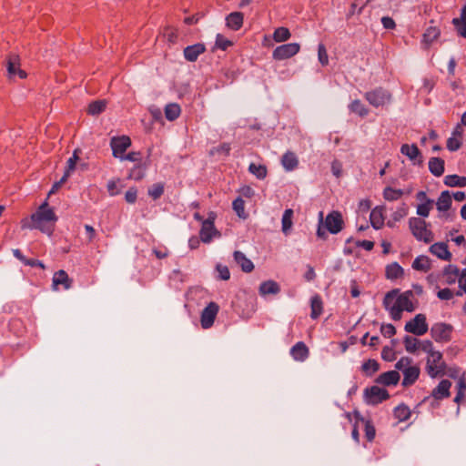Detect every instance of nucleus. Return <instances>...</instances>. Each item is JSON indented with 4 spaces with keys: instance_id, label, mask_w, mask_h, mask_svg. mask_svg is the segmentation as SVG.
<instances>
[{
    "instance_id": "nucleus-1",
    "label": "nucleus",
    "mask_w": 466,
    "mask_h": 466,
    "mask_svg": "<svg viewBox=\"0 0 466 466\" xmlns=\"http://www.w3.org/2000/svg\"><path fill=\"white\" fill-rule=\"evenodd\" d=\"M30 220V224L27 219L22 220V228H36L43 233L52 235L57 217L54 209L45 201L38 207L36 211L31 215Z\"/></svg>"
},
{
    "instance_id": "nucleus-2",
    "label": "nucleus",
    "mask_w": 466,
    "mask_h": 466,
    "mask_svg": "<svg viewBox=\"0 0 466 466\" xmlns=\"http://www.w3.org/2000/svg\"><path fill=\"white\" fill-rule=\"evenodd\" d=\"M398 293L399 289H392L385 295L383 299L385 309L390 311L391 319L396 321L401 319L403 310L412 312L415 309L410 299L411 291L401 293L395 299Z\"/></svg>"
},
{
    "instance_id": "nucleus-3",
    "label": "nucleus",
    "mask_w": 466,
    "mask_h": 466,
    "mask_svg": "<svg viewBox=\"0 0 466 466\" xmlns=\"http://www.w3.org/2000/svg\"><path fill=\"white\" fill-rule=\"evenodd\" d=\"M409 228L413 237L424 243H431L434 239V235L431 229L428 228L427 222L421 218L412 217L409 219Z\"/></svg>"
},
{
    "instance_id": "nucleus-4",
    "label": "nucleus",
    "mask_w": 466,
    "mask_h": 466,
    "mask_svg": "<svg viewBox=\"0 0 466 466\" xmlns=\"http://www.w3.org/2000/svg\"><path fill=\"white\" fill-rule=\"evenodd\" d=\"M445 362L442 360V353L434 350L427 357V372L431 378L443 375L445 372Z\"/></svg>"
},
{
    "instance_id": "nucleus-5",
    "label": "nucleus",
    "mask_w": 466,
    "mask_h": 466,
    "mask_svg": "<svg viewBox=\"0 0 466 466\" xmlns=\"http://www.w3.org/2000/svg\"><path fill=\"white\" fill-rule=\"evenodd\" d=\"M453 327L445 322L434 323L431 328V336L436 342L446 343L451 341Z\"/></svg>"
},
{
    "instance_id": "nucleus-6",
    "label": "nucleus",
    "mask_w": 466,
    "mask_h": 466,
    "mask_svg": "<svg viewBox=\"0 0 466 466\" xmlns=\"http://www.w3.org/2000/svg\"><path fill=\"white\" fill-rule=\"evenodd\" d=\"M324 228L330 234L339 233L345 226V222L341 212L339 210H332L329 212L323 220Z\"/></svg>"
},
{
    "instance_id": "nucleus-7",
    "label": "nucleus",
    "mask_w": 466,
    "mask_h": 466,
    "mask_svg": "<svg viewBox=\"0 0 466 466\" xmlns=\"http://www.w3.org/2000/svg\"><path fill=\"white\" fill-rule=\"evenodd\" d=\"M404 329L405 331L416 336L424 335L429 329L426 316L421 313L417 314L405 324Z\"/></svg>"
},
{
    "instance_id": "nucleus-8",
    "label": "nucleus",
    "mask_w": 466,
    "mask_h": 466,
    "mask_svg": "<svg viewBox=\"0 0 466 466\" xmlns=\"http://www.w3.org/2000/svg\"><path fill=\"white\" fill-rule=\"evenodd\" d=\"M131 145L132 141L128 136L123 135L111 137L110 147L113 157L121 159Z\"/></svg>"
},
{
    "instance_id": "nucleus-9",
    "label": "nucleus",
    "mask_w": 466,
    "mask_h": 466,
    "mask_svg": "<svg viewBox=\"0 0 466 466\" xmlns=\"http://www.w3.org/2000/svg\"><path fill=\"white\" fill-rule=\"evenodd\" d=\"M366 100L373 106H383L390 101L391 95L382 87L375 88L366 92L364 95Z\"/></svg>"
},
{
    "instance_id": "nucleus-10",
    "label": "nucleus",
    "mask_w": 466,
    "mask_h": 466,
    "mask_svg": "<svg viewBox=\"0 0 466 466\" xmlns=\"http://www.w3.org/2000/svg\"><path fill=\"white\" fill-rule=\"evenodd\" d=\"M300 50V46L298 43H289L277 46L272 53V57L275 60L289 59L297 55Z\"/></svg>"
},
{
    "instance_id": "nucleus-11",
    "label": "nucleus",
    "mask_w": 466,
    "mask_h": 466,
    "mask_svg": "<svg viewBox=\"0 0 466 466\" xmlns=\"http://www.w3.org/2000/svg\"><path fill=\"white\" fill-rule=\"evenodd\" d=\"M367 402L372 405H377L384 400L390 399L389 391L384 388L379 386H371L367 388L364 391Z\"/></svg>"
},
{
    "instance_id": "nucleus-12",
    "label": "nucleus",
    "mask_w": 466,
    "mask_h": 466,
    "mask_svg": "<svg viewBox=\"0 0 466 466\" xmlns=\"http://www.w3.org/2000/svg\"><path fill=\"white\" fill-rule=\"evenodd\" d=\"M219 307L216 302H209L208 305L202 310L200 316V323L203 329H209L213 326Z\"/></svg>"
},
{
    "instance_id": "nucleus-13",
    "label": "nucleus",
    "mask_w": 466,
    "mask_h": 466,
    "mask_svg": "<svg viewBox=\"0 0 466 466\" xmlns=\"http://www.w3.org/2000/svg\"><path fill=\"white\" fill-rule=\"evenodd\" d=\"M7 72L10 76H18L19 78L25 79L27 74L20 68V57L18 55L11 54L7 56Z\"/></svg>"
},
{
    "instance_id": "nucleus-14",
    "label": "nucleus",
    "mask_w": 466,
    "mask_h": 466,
    "mask_svg": "<svg viewBox=\"0 0 466 466\" xmlns=\"http://www.w3.org/2000/svg\"><path fill=\"white\" fill-rule=\"evenodd\" d=\"M216 233L217 230L214 226V221L210 218L203 220L199 231V238L201 241L204 243H209Z\"/></svg>"
},
{
    "instance_id": "nucleus-15",
    "label": "nucleus",
    "mask_w": 466,
    "mask_h": 466,
    "mask_svg": "<svg viewBox=\"0 0 466 466\" xmlns=\"http://www.w3.org/2000/svg\"><path fill=\"white\" fill-rule=\"evenodd\" d=\"M417 199L422 201L421 204L417 207V214L420 217L426 218L429 216L431 209L433 207L434 201L427 198L424 191H420L416 195Z\"/></svg>"
},
{
    "instance_id": "nucleus-16",
    "label": "nucleus",
    "mask_w": 466,
    "mask_h": 466,
    "mask_svg": "<svg viewBox=\"0 0 466 466\" xmlns=\"http://www.w3.org/2000/svg\"><path fill=\"white\" fill-rule=\"evenodd\" d=\"M206 52V46L202 43L187 46L184 48V57L188 62H195L198 56Z\"/></svg>"
},
{
    "instance_id": "nucleus-17",
    "label": "nucleus",
    "mask_w": 466,
    "mask_h": 466,
    "mask_svg": "<svg viewBox=\"0 0 466 466\" xmlns=\"http://www.w3.org/2000/svg\"><path fill=\"white\" fill-rule=\"evenodd\" d=\"M400 376L397 370H390L380 374L375 382L383 386H395L399 383Z\"/></svg>"
},
{
    "instance_id": "nucleus-18",
    "label": "nucleus",
    "mask_w": 466,
    "mask_h": 466,
    "mask_svg": "<svg viewBox=\"0 0 466 466\" xmlns=\"http://www.w3.org/2000/svg\"><path fill=\"white\" fill-rule=\"evenodd\" d=\"M430 252L445 261H451L452 257L451 253L449 251L448 245L445 242H437L432 244L430 247Z\"/></svg>"
},
{
    "instance_id": "nucleus-19",
    "label": "nucleus",
    "mask_w": 466,
    "mask_h": 466,
    "mask_svg": "<svg viewBox=\"0 0 466 466\" xmlns=\"http://www.w3.org/2000/svg\"><path fill=\"white\" fill-rule=\"evenodd\" d=\"M460 270L459 268L455 265H448L444 268L443 271L441 272V276L443 279L442 283L446 285H452L457 280L459 281L460 278Z\"/></svg>"
},
{
    "instance_id": "nucleus-20",
    "label": "nucleus",
    "mask_w": 466,
    "mask_h": 466,
    "mask_svg": "<svg viewBox=\"0 0 466 466\" xmlns=\"http://www.w3.org/2000/svg\"><path fill=\"white\" fill-rule=\"evenodd\" d=\"M289 353L296 361H304L308 359L309 350L303 341H299L292 346Z\"/></svg>"
},
{
    "instance_id": "nucleus-21",
    "label": "nucleus",
    "mask_w": 466,
    "mask_h": 466,
    "mask_svg": "<svg viewBox=\"0 0 466 466\" xmlns=\"http://www.w3.org/2000/svg\"><path fill=\"white\" fill-rule=\"evenodd\" d=\"M420 373V370L416 365H410V367L405 369L403 370V380H402V386L403 387H410L413 385L417 380L419 379Z\"/></svg>"
},
{
    "instance_id": "nucleus-22",
    "label": "nucleus",
    "mask_w": 466,
    "mask_h": 466,
    "mask_svg": "<svg viewBox=\"0 0 466 466\" xmlns=\"http://www.w3.org/2000/svg\"><path fill=\"white\" fill-rule=\"evenodd\" d=\"M457 35L466 38V4L461 10L460 17H454L451 21Z\"/></svg>"
},
{
    "instance_id": "nucleus-23",
    "label": "nucleus",
    "mask_w": 466,
    "mask_h": 466,
    "mask_svg": "<svg viewBox=\"0 0 466 466\" xmlns=\"http://www.w3.org/2000/svg\"><path fill=\"white\" fill-rule=\"evenodd\" d=\"M451 382L449 380H442L438 386L433 389L431 396L436 400H443L450 397V389Z\"/></svg>"
},
{
    "instance_id": "nucleus-24",
    "label": "nucleus",
    "mask_w": 466,
    "mask_h": 466,
    "mask_svg": "<svg viewBox=\"0 0 466 466\" xmlns=\"http://www.w3.org/2000/svg\"><path fill=\"white\" fill-rule=\"evenodd\" d=\"M400 153L408 157L412 161H415L417 160V158H419L418 163H422L421 152L420 151L416 144H403L400 147Z\"/></svg>"
},
{
    "instance_id": "nucleus-25",
    "label": "nucleus",
    "mask_w": 466,
    "mask_h": 466,
    "mask_svg": "<svg viewBox=\"0 0 466 466\" xmlns=\"http://www.w3.org/2000/svg\"><path fill=\"white\" fill-rule=\"evenodd\" d=\"M383 212H384V208L378 206V207L374 208L370 214V224L375 229H380L384 225L385 218H384Z\"/></svg>"
},
{
    "instance_id": "nucleus-26",
    "label": "nucleus",
    "mask_w": 466,
    "mask_h": 466,
    "mask_svg": "<svg viewBox=\"0 0 466 466\" xmlns=\"http://www.w3.org/2000/svg\"><path fill=\"white\" fill-rule=\"evenodd\" d=\"M235 261L240 266L244 272L249 273L254 269L253 262L246 257V255L238 250L233 254Z\"/></svg>"
},
{
    "instance_id": "nucleus-27",
    "label": "nucleus",
    "mask_w": 466,
    "mask_h": 466,
    "mask_svg": "<svg viewBox=\"0 0 466 466\" xmlns=\"http://www.w3.org/2000/svg\"><path fill=\"white\" fill-rule=\"evenodd\" d=\"M226 21L228 27L234 31H238L243 25L244 15L240 12H233L227 16Z\"/></svg>"
},
{
    "instance_id": "nucleus-28",
    "label": "nucleus",
    "mask_w": 466,
    "mask_h": 466,
    "mask_svg": "<svg viewBox=\"0 0 466 466\" xmlns=\"http://www.w3.org/2000/svg\"><path fill=\"white\" fill-rule=\"evenodd\" d=\"M441 35V31L437 26H429L423 35L421 43L424 45L425 48H429V46L439 38Z\"/></svg>"
},
{
    "instance_id": "nucleus-29",
    "label": "nucleus",
    "mask_w": 466,
    "mask_h": 466,
    "mask_svg": "<svg viewBox=\"0 0 466 466\" xmlns=\"http://www.w3.org/2000/svg\"><path fill=\"white\" fill-rule=\"evenodd\" d=\"M281 165L287 171H292L299 166V159L294 152L287 151L281 157Z\"/></svg>"
},
{
    "instance_id": "nucleus-30",
    "label": "nucleus",
    "mask_w": 466,
    "mask_h": 466,
    "mask_svg": "<svg viewBox=\"0 0 466 466\" xmlns=\"http://www.w3.org/2000/svg\"><path fill=\"white\" fill-rule=\"evenodd\" d=\"M385 276L388 279H397L404 276V269L397 263L392 262L386 266Z\"/></svg>"
},
{
    "instance_id": "nucleus-31",
    "label": "nucleus",
    "mask_w": 466,
    "mask_h": 466,
    "mask_svg": "<svg viewBox=\"0 0 466 466\" xmlns=\"http://www.w3.org/2000/svg\"><path fill=\"white\" fill-rule=\"evenodd\" d=\"M72 282L73 281L71 279H69L68 274L63 269L56 271L54 274L53 285L55 287H57L58 285H62L65 289H68L71 288Z\"/></svg>"
},
{
    "instance_id": "nucleus-32",
    "label": "nucleus",
    "mask_w": 466,
    "mask_h": 466,
    "mask_svg": "<svg viewBox=\"0 0 466 466\" xmlns=\"http://www.w3.org/2000/svg\"><path fill=\"white\" fill-rule=\"evenodd\" d=\"M259 294L262 296L266 295H277L280 291L279 285L274 280L263 281L259 286Z\"/></svg>"
},
{
    "instance_id": "nucleus-33",
    "label": "nucleus",
    "mask_w": 466,
    "mask_h": 466,
    "mask_svg": "<svg viewBox=\"0 0 466 466\" xmlns=\"http://www.w3.org/2000/svg\"><path fill=\"white\" fill-rule=\"evenodd\" d=\"M310 318L317 319L323 312V302L319 295L316 294L310 299Z\"/></svg>"
},
{
    "instance_id": "nucleus-34",
    "label": "nucleus",
    "mask_w": 466,
    "mask_h": 466,
    "mask_svg": "<svg viewBox=\"0 0 466 466\" xmlns=\"http://www.w3.org/2000/svg\"><path fill=\"white\" fill-rule=\"evenodd\" d=\"M412 268L421 272H428L431 268V259L424 255L417 257L411 265Z\"/></svg>"
},
{
    "instance_id": "nucleus-35",
    "label": "nucleus",
    "mask_w": 466,
    "mask_h": 466,
    "mask_svg": "<svg viewBox=\"0 0 466 466\" xmlns=\"http://www.w3.org/2000/svg\"><path fill=\"white\" fill-rule=\"evenodd\" d=\"M429 170L435 177L444 173V160L440 157H431L429 160Z\"/></svg>"
},
{
    "instance_id": "nucleus-36",
    "label": "nucleus",
    "mask_w": 466,
    "mask_h": 466,
    "mask_svg": "<svg viewBox=\"0 0 466 466\" xmlns=\"http://www.w3.org/2000/svg\"><path fill=\"white\" fill-rule=\"evenodd\" d=\"M293 215L294 212L291 208H287L283 213L281 219V229L286 236L289 235L291 231L293 226Z\"/></svg>"
},
{
    "instance_id": "nucleus-37",
    "label": "nucleus",
    "mask_w": 466,
    "mask_h": 466,
    "mask_svg": "<svg viewBox=\"0 0 466 466\" xmlns=\"http://www.w3.org/2000/svg\"><path fill=\"white\" fill-rule=\"evenodd\" d=\"M451 196L448 190L442 191L436 202L439 211H447L451 207Z\"/></svg>"
},
{
    "instance_id": "nucleus-38",
    "label": "nucleus",
    "mask_w": 466,
    "mask_h": 466,
    "mask_svg": "<svg viewBox=\"0 0 466 466\" xmlns=\"http://www.w3.org/2000/svg\"><path fill=\"white\" fill-rule=\"evenodd\" d=\"M356 418L364 423L365 438L367 441L370 442L373 441L376 436V430L372 421L360 417L358 412H356Z\"/></svg>"
},
{
    "instance_id": "nucleus-39",
    "label": "nucleus",
    "mask_w": 466,
    "mask_h": 466,
    "mask_svg": "<svg viewBox=\"0 0 466 466\" xmlns=\"http://www.w3.org/2000/svg\"><path fill=\"white\" fill-rule=\"evenodd\" d=\"M447 187H466V177L458 175H447L443 180Z\"/></svg>"
},
{
    "instance_id": "nucleus-40",
    "label": "nucleus",
    "mask_w": 466,
    "mask_h": 466,
    "mask_svg": "<svg viewBox=\"0 0 466 466\" xmlns=\"http://www.w3.org/2000/svg\"><path fill=\"white\" fill-rule=\"evenodd\" d=\"M181 114L180 106L177 103H170L165 106V116L168 121H174Z\"/></svg>"
},
{
    "instance_id": "nucleus-41",
    "label": "nucleus",
    "mask_w": 466,
    "mask_h": 466,
    "mask_svg": "<svg viewBox=\"0 0 466 466\" xmlns=\"http://www.w3.org/2000/svg\"><path fill=\"white\" fill-rule=\"evenodd\" d=\"M349 109L351 113H354L361 117H364L369 114V109L359 99L351 101V103L349 105Z\"/></svg>"
},
{
    "instance_id": "nucleus-42",
    "label": "nucleus",
    "mask_w": 466,
    "mask_h": 466,
    "mask_svg": "<svg viewBox=\"0 0 466 466\" xmlns=\"http://www.w3.org/2000/svg\"><path fill=\"white\" fill-rule=\"evenodd\" d=\"M393 415L399 421H405L410 419L411 412L410 408L402 403L394 409Z\"/></svg>"
},
{
    "instance_id": "nucleus-43",
    "label": "nucleus",
    "mask_w": 466,
    "mask_h": 466,
    "mask_svg": "<svg viewBox=\"0 0 466 466\" xmlns=\"http://www.w3.org/2000/svg\"><path fill=\"white\" fill-rule=\"evenodd\" d=\"M380 370V363L373 359H369L363 362L361 370L366 376H372Z\"/></svg>"
},
{
    "instance_id": "nucleus-44",
    "label": "nucleus",
    "mask_w": 466,
    "mask_h": 466,
    "mask_svg": "<svg viewBox=\"0 0 466 466\" xmlns=\"http://www.w3.org/2000/svg\"><path fill=\"white\" fill-rule=\"evenodd\" d=\"M383 198L387 201H396L399 200L403 196V191L401 189H396L391 187H386L383 189Z\"/></svg>"
},
{
    "instance_id": "nucleus-45",
    "label": "nucleus",
    "mask_w": 466,
    "mask_h": 466,
    "mask_svg": "<svg viewBox=\"0 0 466 466\" xmlns=\"http://www.w3.org/2000/svg\"><path fill=\"white\" fill-rule=\"evenodd\" d=\"M248 171L258 179H264L268 175V169L265 165H257L255 163H251L248 166Z\"/></svg>"
},
{
    "instance_id": "nucleus-46",
    "label": "nucleus",
    "mask_w": 466,
    "mask_h": 466,
    "mask_svg": "<svg viewBox=\"0 0 466 466\" xmlns=\"http://www.w3.org/2000/svg\"><path fill=\"white\" fill-rule=\"evenodd\" d=\"M291 36V34L289 28L280 26L275 29L273 33V39L275 42L281 43L289 40Z\"/></svg>"
},
{
    "instance_id": "nucleus-47",
    "label": "nucleus",
    "mask_w": 466,
    "mask_h": 466,
    "mask_svg": "<svg viewBox=\"0 0 466 466\" xmlns=\"http://www.w3.org/2000/svg\"><path fill=\"white\" fill-rule=\"evenodd\" d=\"M106 104L104 100L93 101L88 105L87 114L95 116L99 115L105 111Z\"/></svg>"
},
{
    "instance_id": "nucleus-48",
    "label": "nucleus",
    "mask_w": 466,
    "mask_h": 466,
    "mask_svg": "<svg viewBox=\"0 0 466 466\" xmlns=\"http://www.w3.org/2000/svg\"><path fill=\"white\" fill-rule=\"evenodd\" d=\"M419 340L415 337L406 335L403 339L405 350L410 353H415L419 350Z\"/></svg>"
},
{
    "instance_id": "nucleus-49",
    "label": "nucleus",
    "mask_w": 466,
    "mask_h": 466,
    "mask_svg": "<svg viewBox=\"0 0 466 466\" xmlns=\"http://www.w3.org/2000/svg\"><path fill=\"white\" fill-rule=\"evenodd\" d=\"M233 210L241 218H247L248 213L245 211V201L241 197L237 198L232 203Z\"/></svg>"
},
{
    "instance_id": "nucleus-50",
    "label": "nucleus",
    "mask_w": 466,
    "mask_h": 466,
    "mask_svg": "<svg viewBox=\"0 0 466 466\" xmlns=\"http://www.w3.org/2000/svg\"><path fill=\"white\" fill-rule=\"evenodd\" d=\"M233 46V42L228 40L221 34H218L215 41V48L226 51L228 47Z\"/></svg>"
},
{
    "instance_id": "nucleus-51",
    "label": "nucleus",
    "mask_w": 466,
    "mask_h": 466,
    "mask_svg": "<svg viewBox=\"0 0 466 466\" xmlns=\"http://www.w3.org/2000/svg\"><path fill=\"white\" fill-rule=\"evenodd\" d=\"M164 184L155 183L148 188V195L154 199H158L164 194Z\"/></svg>"
},
{
    "instance_id": "nucleus-52",
    "label": "nucleus",
    "mask_w": 466,
    "mask_h": 466,
    "mask_svg": "<svg viewBox=\"0 0 466 466\" xmlns=\"http://www.w3.org/2000/svg\"><path fill=\"white\" fill-rule=\"evenodd\" d=\"M145 169L146 167H143L141 164L136 165L134 167L131 168L128 177L136 181H139L143 179L145 177Z\"/></svg>"
},
{
    "instance_id": "nucleus-53",
    "label": "nucleus",
    "mask_w": 466,
    "mask_h": 466,
    "mask_svg": "<svg viewBox=\"0 0 466 466\" xmlns=\"http://www.w3.org/2000/svg\"><path fill=\"white\" fill-rule=\"evenodd\" d=\"M78 151V149H76L72 157H69V159L66 162V167L64 175H67V177H69L71 172H73L76 168V162L79 159Z\"/></svg>"
},
{
    "instance_id": "nucleus-54",
    "label": "nucleus",
    "mask_w": 466,
    "mask_h": 466,
    "mask_svg": "<svg viewBox=\"0 0 466 466\" xmlns=\"http://www.w3.org/2000/svg\"><path fill=\"white\" fill-rule=\"evenodd\" d=\"M457 388H458V390H457V394L454 398V401L457 403H460L461 400L464 397V390H466V380H465L464 376L460 378V380L457 383Z\"/></svg>"
},
{
    "instance_id": "nucleus-55",
    "label": "nucleus",
    "mask_w": 466,
    "mask_h": 466,
    "mask_svg": "<svg viewBox=\"0 0 466 466\" xmlns=\"http://www.w3.org/2000/svg\"><path fill=\"white\" fill-rule=\"evenodd\" d=\"M318 57L322 66H327L329 64V56L323 44H319L318 46Z\"/></svg>"
},
{
    "instance_id": "nucleus-56",
    "label": "nucleus",
    "mask_w": 466,
    "mask_h": 466,
    "mask_svg": "<svg viewBox=\"0 0 466 466\" xmlns=\"http://www.w3.org/2000/svg\"><path fill=\"white\" fill-rule=\"evenodd\" d=\"M216 269L218 273V279L221 280H228L230 279V272L227 266L222 264H218L216 266Z\"/></svg>"
},
{
    "instance_id": "nucleus-57",
    "label": "nucleus",
    "mask_w": 466,
    "mask_h": 466,
    "mask_svg": "<svg viewBox=\"0 0 466 466\" xmlns=\"http://www.w3.org/2000/svg\"><path fill=\"white\" fill-rule=\"evenodd\" d=\"M120 182V179H112L107 182L106 188L109 196L115 197L120 193V190L117 187V184Z\"/></svg>"
},
{
    "instance_id": "nucleus-58",
    "label": "nucleus",
    "mask_w": 466,
    "mask_h": 466,
    "mask_svg": "<svg viewBox=\"0 0 466 466\" xmlns=\"http://www.w3.org/2000/svg\"><path fill=\"white\" fill-rule=\"evenodd\" d=\"M120 160H128L131 162H137L141 164L142 156L139 151H131L127 154H125Z\"/></svg>"
},
{
    "instance_id": "nucleus-59",
    "label": "nucleus",
    "mask_w": 466,
    "mask_h": 466,
    "mask_svg": "<svg viewBox=\"0 0 466 466\" xmlns=\"http://www.w3.org/2000/svg\"><path fill=\"white\" fill-rule=\"evenodd\" d=\"M137 188L136 187H131L125 194V200L128 204L136 203L137 199Z\"/></svg>"
},
{
    "instance_id": "nucleus-60",
    "label": "nucleus",
    "mask_w": 466,
    "mask_h": 466,
    "mask_svg": "<svg viewBox=\"0 0 466 466\" xmlns=\"http://www.w3.org/2000/svg\"><path fill=\"white\" fill-rule=\"evenodd\" d=\"M411 363L412 360L410 358L402 357L397 361V363L395 364V368L396 370H400L403 373V370L410 367Z\"/></svg>"
},
{
    "instance_id": "nucleus-61",
    "label": "nucleus",
    "mask_w": 466,
    "mask_h": 466,
    "mask_svg": "<svg viewBox=\"0 0 466 466\" xmlns=\"http://www.w3.org/2000/svg\"><path fill=\"white\" fill-rule=\"evenodd\" d=\"M461 139L458 137H451L447 140V148L450 151H456L461 147Z\"/></svg>"
},
{
    "instance_id": "nucleus-62",
    "label": "nucleus",
    "mask_w": 466,
    "mask_h": 466,
    "mask_svg": "<svg viewBox=\"0 0 466 466\" xmlns=\"http://www.w3.org/2000/svg\"><path fill=\"white\" fill-rule=\"evenodd\" d=\"M380 332L385 338H391L396 334V329L392 324H383L380 327Z\"/></svg>"
},
{
    "instance_id": "nucleus-63",
    "label": "nucleus",
    "mask_w": 466,
    "mask_h": 466,
    "mask_svg": "<svg viewBox=\"0 0 466 466\" xmlns=\"http://www.w3.org/2000/svg\"><path fill=\"white\" fill-rule=\"evenodd\" d=\"M419 350H422L423 352L428 353L430 355L431 352L434 351L433 350V344L431 340H419Z\"/></svg>"
},
{
    "instance_id": "nucleus-64",
    "label": "nucleus",
    "mask_w": 466,
    "mask_h": 466,
    "mask_svg": "<svg viewBox=\"0 0 466 466\" xmlns=\"http://www.w3.org/2000/svg\"><path fill=\"white\" fill-rule=\"evenodd\" d=\"M165 36L170 44H176L178 38V33L176 29L167 28L165 31Z\"/></svg>"
}]
</instances>
